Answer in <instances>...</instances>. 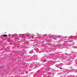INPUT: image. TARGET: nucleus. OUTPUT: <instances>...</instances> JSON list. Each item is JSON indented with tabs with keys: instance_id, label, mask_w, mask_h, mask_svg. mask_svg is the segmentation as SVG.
<instances>
[{
	"instance_id": "obj_1",
	"label": "nucleus",
	"mask_w": 77,
	"mask_h": 77,
	"mask_svg": "<svg viewBox=\"0 0 77 77\" xmlns=\"http://www.w3.org/2000/svg\"><path fill=\"white\" fill-rule=\"evenodd\" d=\"M3 36H5V37H6V36H7V35H3Z\"/></svg>"
},
{
	"instance_id": "obj_2",
	"label": "nucleus",
	"mask_w": 77,
	"mask_h": 77,
	"mask_svg": "<svg viewBox=\"0 0 77 77\" xmlns=\"http://www.w3.org/2000/svg\"><path fill=\"white\" fill-rule=\"evenodd\" d=\"M57 68H60V69H62V68H61L60 67H57Z\"/></svg>"
},
{
	"instance_id": "obj_3",
	"label": "nucleus",
	"mask_w": 77,
	"mask_h": 77,
	"mask_svg": "<svg viewBox=\"0 0 77 77\" xmlns=\"http://www.w3.org/2000/svg\"><path fill=\"white\" fill-rule=\"evenodd\" d=\"M34 49V50H35V49Z\"/></svg>"
}]
</instances>
